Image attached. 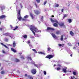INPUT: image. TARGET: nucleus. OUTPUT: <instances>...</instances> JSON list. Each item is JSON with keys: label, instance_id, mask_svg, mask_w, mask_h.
<instances>
[{"label": "nucleus", "instance_id": "f257e3e1", "mask_svg": "<svg viewBox=\"0 0 79 79\" xmlns=\"http://www.w3.org/2000/svg\"><path fill=\"white\" fill-rule=\"evenodd\" d=\"M30 29L32 31L33 34H34V35H35V33L34 31H35V32H40L39 30H38V29L37 28V27H35L34 26H33L32 28H30Z\"/></svg>", "mask_w": 79, "mask_h": 79}, {"label": "nucleus", "instance_id": "f03ea898", "mask_svg": "<svg viewBox=\"0 0 79 79\" xmlns=\"http://www.w3.org/2000/svg\"><path fill=\"white\" fill-rule=\"evenodd\" d=\"M17 18L19 21H21L22 19V21H25L26 19H22V17H21V10H19L17 12Z\"/></svg>", "mask_w": 79, "mask_h": 79}, {"label": "nucleus", "instance_id": "7ed1b4c3", "mask_svg": "<svg viewBox=\"0 0 79 79\" xmlns=\"http://www.w3.org/2000/svg\"><path fill=\"white\" fill-rule=\"evenodd\" d=\"M3 35H6V36H9V37H10L11 38H12V36H13V34L9 32L4 33L3 34Z\"/></svg>", "mask_w": 79, "mask_h": 79}, {"label": "nucleus", "instance_id": "20e7f679", "mask_svg": "<svg viewBox=\"0 0 79 79\" xmlns=\"http://www.w3.org/2000/svg\"><path fill=\"white\" fill-rule=\"evenodd\" d=\"M54 56L52 55H48L45 57V58H48L49 60H50L51 58H53Z\"/></svg>", "mask_w": 79, "mask_h": 79}, {"label": "nucleus", "instance_id": "39448f33", "mask_svg": "<svg viewBox=\"0 0 79 79\" xmlns=\"http://www.w3.org/2000/svg\"><path fill=\"white\" fill-rule=\"evenodd\" d=\"M31 73H32V74H36V73H37L36 69H32L31 70Z\"/></svg>", "mask_w": 79, "mask_h": 79}, {"label": "nucleus", "instance_id": "423d86ee", "mask_svg": "<svg viewBox=\"0 0 79 79\" xmlns=\"http://www.w3.org/2000/svg\"><path fill=\"white\" fill-rule=\"evenodd\" d=\"M47 31L51 30V31H55V29L53 28H52L50 27H48L47 29Z\"/></svg>", "mask_w": 79, "mask_h": 79}, {"label": "nucleus", "instance_id": "0eeeda50", "mask_svg": "<svg viewBox=\"0 0 79 79\" xmlns=\"http://www.w3.org/2000/svg\"><path fill=\"white\" fill-rule=\"evenodd\" d=\"M67 69V67H65V68H63L62 69V71L64 73H67V71L66 70Z\"/></svg>", "mask_w": 79, "mask_h": 79}, {"label": "nucleus", "instance_id": "6e6552de", "mask_svg": "<svg viewBox=\"0 0 79 79\" xmlns=\"http://www.w3.org/2000/svg\"><path fill=\"white\" fill-rule=\"evenodd\" d=\"M51 35H52V37H53V38H55V39H57L58 38H57V37L56 36V35L55 34H54L53 33H52L51 34Z\"/></svg>", "mask_w": 79, "mask_h": 79}, {"label": "nucleus", "instance_id": "1a4fd4ad", "mask_svg": "<svg viewBox=\"0 0 79 79\" xmlns=\"http://www.w3.org/2000/svg\"><path fill=\"white\" fill-rule=\"evenodd\" d=\"M6 16L5 15H2L0 16V19H4L6 18Z\"/></svg>", "mask_w": 79, "mask_h": 79}, {"label": "nucleus", "instance_id": "9d476101", "mask_svg": "<svg viewBox=\"0 0 79 79\" xmlns=\"http://www.w3.org/2000/svg\"><path fill=\"white\" fill-rule=\"evenodd\" d=\"M59 25L60 26H64V23L63 22H61V23H58Z\"/></svg>", "mask_w": 79, "mask_h": 79}, {"label": "nucleus", "instance_id": "9b49d317", "mask_svg": "<svg viewBox=\"0 0 79 79\" xmlns=\"http://www.w3.org/2000/svg\"><path fill=\"white\" fill-rule=\"evenodd\" d=\"M35 13L36 15H39V14H40V12L38 10H36L35 12Z\"/></svg>", "mask_w": 79, "mask_h": 79}, {"label": "nucleus", "instance_id": "f8f14e48", "mask_svg": "<svg viewBox=\"0 0 79 79\" xmlns=\"http://www.w3.org/2000/svg\"><path fill=\"white\" fill-rule=\"evenodd\" d=\"M70 34L72 36H74V33H73V32L72 31H70Z\"/></svg>", "mask_w": 79, "mask_h": 79}, {"label": "nucleus", "instance_id": "ddd939ff", "mask_svg": "<svg viewBox=\"0 0 79 79\" xmlns=\"http://www.w3.org/2000/svg\"><path fill=\"white\" fill-rule=\"evenodd\" d=\"M53 26L54 27H58V24H57L56 23H54L53 24Z\"/></svg>", "mask_w": 79, "mask_h": 79}, {"label": "nucleus", "instance_id": "4468645a", "mask_svg": "<svg viewBox=\"0 0 79 79\" xmlns=\"http://www.w3.org/2000/svg\"><path fill=\"white\" fill-rule=\"evenodd\" d=\"M13 47L15 48V47H16V42H15V41L13 42Z\"/></svg>", "mask_w": 79, "mask_h": 79}, {"label": "nucleus", "instance_id": "2eb2a0df", "mask_svg": "<svg viewBox=\"0 0 79 79\" xmlns=\"http://www.w3.org/2000/svg\"><path fill=\"white\" fill-rule=\"evenodd\" d=\"M11 50L12 51L15 53H16V50H15L14 49H13V48H11Z\"/></svg>", "mask_w": 79, "mask_h": 79}, {"label": "nucleus", "instance_id": "dca6fc26", "mask_svg": "<svg viewBox=\"0 0 79 79\" xmlns=\"http://www.w3.org/2000/svg\"><path fill=\"white\" fill-rule=\"evenodd\" d=\"M28 77L30 79H34V78H33V77H32L30 75H28Z\"/></svg>", "mask_w": 79, "mask_h": 79}, {"label": "nucleus", "instance_id": "f3484780", "mask_svg": "<svg viewBox=\"0 0 79 79\" xmlns=\"http://www.w3.org/2000/svg\"><path fill=\"white\" fill-rule=\"evenodd\" d=\"M56 32V34L58 35V34H60V31H57Z\"/></svg>", "mask_w": 79, "mask_h": 79}, {"label": "nucleus", "instance_id": "a211bd4d", "mask_svg": "<svg viewBox=\"0 0 79 79\" xmlns=\"http://www.w3.org/2000/svg\"><path fill=\"white\" fill-rule=\"evenodd\" d=\"M60 40L61 41H63V35H61V38H60Z\"/></svg>", "mask_w": 79, "mask_h": 79}, {"label": "nucleus", "instance_id": "6ab92c4d", "mask_svg": "<svg viewBox=\"0 0 79 79\" xmlns=\"http://www.w3.org/2000/svg\"><path fill=\"white\" fill-rule=\"evenodd\" d=\"M50 19L52 23H55V21L52 19V18H51Z\"/></svg>", "mask_w": 79, "mask_h": 79}, {"label": "nucleus", "instance_id": "aec40b11", "mask_svg": "<svg viewBox=\"0 0 79 79\" xmlns=\"http://www.w3.org/2000/svg\"><path fill=\"white\" fill-rule=\"evenodd\" d=\"M30 15L32 19H34V16H33V15L32 13H30Z\"/></svg>", "mask_w": 79, "mask_h": 79}, {"label": "nucleus", "instance_id": "412c9836", "mask_svg": "<svg viewBox=\"0 0 79 79\" xmlns=\"http://www.w3.org/2000/svg\"><path fill=\"white\" fill-rule=\"evenodd\" d=\"M68 21L69 23H71L72 22V20L71 19H69Z\"/></svg>", "mask_w": 79, "mask_h": 79}, {"label": "nucleus", "instance_id": "4be33fe9", "mask_svg": "<svg viewBox=\"0 0 79 79\" xmlns=\"http://www.w3.org/2000/svg\"><path fill=\"white\" fill-rule=\"evenodd\" d=\"M23 37L24 38V39H26L27 37V35H25L23 36Z\"/></svg>", "mask_w": 79, "mask_h": 79}, {"label": "nucleus", "instance_id": "5701e85b", "mask_svg": "<svg viewBox=\"0 0 79 79\" xmlns=\"http://www.w3.org/2000/svg\"><path fill=\"white\" fill-rule=\"evenodd\" d=\"M32 50L35 53H37V51H36V50L34 49H32Z\"/></svg>", "mask_w": 79, "mask_h": 79}, {"label": "nucleus", "instance_id": "b1692460", "mask_svg": "<svg viewBox=\"0 0 79 79\" xmlns=\"http://www.w3.org/2000/svg\"><path fill=\"white\" fill-rule=\"evenodd\" d=\"M15 61V62L18 63V62H19V60L18 59H16Z\"/></svg>", "mask_w": 79, "mask_h": 79}, {"label": "nucleus", "instance_id": "393cba45", "mask_svg": "<svg viewBox=\"0 0 79 79\" xmlns=\"http://www.w3.org/2000/svg\"><path fill=\"white\" fill-rule=\"evenodd\" d=\"M38 53H39V54H42L43 55H45V53H43L42 52H38Z\"/></svg>", "mask_w": 79, "mask_h": 79}, {"label": "nucleus", "instance_id": "a878e982", "mask_svg": "<svg viewBox=\"0 0 79 79\" xmlns=\"http://www.w3.org/2000/svg\"><path fill=\"white\" fill-rule=\"evenodd\" d=\"M18 27H19L18 26H16L15 27V29H13L14 31H16V29H18Z\"/></svg>", "mask_w": 79, "mask_h": 79}, {"label": "nucleus", "instance_id": "bb28decb", "mask_svg": "<svg viewBox=\"0 0 79 79\" xmlns=\"http://www.w3.org/2000/svg\"><path fill=\"white\" fill-rule=\"evenodd\" d=\"M5 71H2L1 72V73L2 74H5Z\"/></svg>", "mask_w": 79, "mask_h": 79}, {"label": "nucleus", "instance_id": "cd10ccee", "mask_svg": "<svg viewBox=\"0 0 79 79\" xmlns=\"http://www.w3.org/2000/svg\"><path fill=\"white\" fill-rule=\"evenodd\" d=\"M28 17H29V15H26L24 17V18L26 19V18H28Z\"/></svg>", "mask_w": 79, "mask_h": 79}, {"label": "nucleus", "instance_id": "c85d7f7f", "mask_svg": "<svg viewBox=\"0 0 79 79\" xmlns=\"http://www.w3.org/2000/svg\"><path fill=\"white\" fill-rule=\"evenodd\" d=\"M21 58H22V59H23V60H25V58H24V56H22L21 57Z\"/></svg>", "mask_w": 79, "mask_h": 79}, {"label": "nucleus", "instance_id": "c756f323", "mask_svg": "<svg viewBox=\"0 0 79 79\" xmlns=\"http://www.w3.org/2000/svg\"><path fill=\"white\" fill-rule=\"evenodd\" d=\"M1 9L2 10H3V9L5 8V7L2 6L1 7Z\"/></svg>", "mask_w": 79, "mask_h": 79}, {"label": "nucleus", "instance_id": "7c9ffc66", "mask_svg": "<svg viewBox=\"0 0 79 79\" xmlns=\"http://www.w3.org/2000/svg\"><path fill=\"white\" fill-rule=\"evenodd\" d=\"M73 74L74 76H76V72H73Z\"/></svg>", "mask_w": 79, "mask_h": 79}, {"label": "nucleus", "instance_id": "2f4dec72", "mask_svg": "<svg viewBox=\"0 0 79 79\" xmlns=\"http://www.w3.org/2000/svg\"><path fill=\"white\" fill-rule=\"evenodd\" d=\"M50 47H48V48L47 50H48V51H50Z\"/></svg>", "mask_w": 79, "mask_h": 79}, {"label": "nucleus", "instance_id": "473e14b6", "mask_svg": "<svg viewBox=\"0 0 79 79\" xmlns=\"http://www.w3.org/2000/svg\"><path fill=\"white\" fill-rule=\"evenodd\" d=\"M67 17V15L66 14L64 15L63 17V19L65 18H66V17Z\"/></svg>", "mask_w": 79, "mask_h": 79}, {"label": "nucleus", "instance_id": "72a5a7b5", "mask_svg": "<svg viewBox=\"0 0 79 79\" xmlns=\"http://www.w3.org/2000/svg\"><path fill=\"white\" fill-rule=\"evenodd\" d=\"M57 70H60L61 69V68L60 67H58L56 68Z\"/></svg>", "mask_w": 79, "mask_h": 79}, {"label": "nucleus", "instance_id": "f704fd0d", "mask_svg": "<svg viewBox=\"0 0 79 79\" xmlns=\"http://www.w3.org/2000/svg\"><path fill=\"white\" fill-rule=\"evenodd\" d=\"M4 46L5 47V48H7V49H8V48L7 47L6 45H4Z\"/></svg>", "mask_w": 79, "mask_h": 79}, {"label": "nucleus", "instance_id": "c9c22d12", "mask_svg": "<svg viewBox=\"0 0 79 79\" xmlns=\"http://www.w3.org/2000/svg\"><path fill=\"white\" fill-rule=\"evenodd\" d=\"M34 66H36L37 68H38V65L36 64H34Z\"/></svg>", "mask_w": 79, "mask_h": 79}, {"label": "nucleus", "instance_id": "e433bc0d", "mask_svg": "<svg viewBox=\"0 0 79 79\" xmlns=\"http://www.w3.org/2000/svg\"><path fill=\"white\" fill-rule=\"evenodd\" d=\"M36 1L38 3H40V0H36Z\"/></svg>", "mask_w": 79, "mask_h": 79}, {"label": "nucleus", "instance_id": "4c0bfd02", "mask_svg": "<svg viewBox=\"0 0 79 79\" xmlns=\"http://www.w3.org/2000/svg\"><path fill=\"white\" fill-rule=\"evenodd\" d=\"M54 22L56 23H58V22L56 20L55 21H54Z\"/></svg>", "mask_w": 79, "mask_h": 79}, {"label": "nucleus", "instance_id": "58836bf2", "mask_svg": "<svg viewBox=\"0 0 79 79\" xmlns=\"http://www.w3.org/2000/svg\"><path fill=\"white\" fill-rule=\"evenodd\" d=\"M44 75H46V74H47V73H46V72L45 71H44Z\"/></svg>", "mask_w": 79, "mask_h": 79}, {"label": "nucleus", "instance_id": "ea45409f", "mask_svg": "<svg viewBox=\"0 0 79 79\" xmlns=\"http://www.w3.org/2000/svg\"><path fill=\"white\" fill-rule=\"evenodd\" d=\"M28 58L29 60H31V61H32V58H31V57H29Z\"/></svg>", "mask_w": 79, "mask_h": 79}, {"label": "nucleus", "instance_id": "a19ab883", "mask_svg": "<svg viewBox=\"0 0 79 79\" xmlns=\"http://www.w3.org/2000/svg\"><path fill=\"white\" fill-rule=\"evenodd\" d=\"M58 45L59 47H61V46H62V44H59Z\"/></svg>", "mask_w": 79, "mask_h": 79}, {"label": "nucleus", "instance_id": "79ce46f5", "mask_svg": "<svg viewBox=\"0 0 79 79\" xmlns=\"http://www.w3.org/2000/svg\"><path fill=\"white\" fill-rule=\"evenodd\" d=\"M46 3H47V1H45L44 2V5H46Z\"/></svg>", "mask_w": 79, "mask_h": 79}, {"label": "nucleus", "instance_id": "37998d69", "mask_svg": "<svg viewBox=\"0 0 79 79\" xmlns=\"http://www.w3.org/2000/svg\"><path fill=\"white\" fill-rule=\"evenodd\" d=\"M56 7H58V6H59V5L57 4L56 5Z\"/></svg>", "mask_w": 79, "mask_h": 79}, {"label": "nucleus", "instance_id": "c03bdc74", "mask_svg": "<svg viewBox=\"0 0 79 79\" xmlns=\"http://www.w3.org/2000/svg\"><path fill=\"white\" fill-rule=\"evenodd\" d=\"M5 41H6V42H8V39H6L5 40Z\"/></svg>", "mask_w": 79, "mask_h": 79}, {"label": "nucleus", "instance_id": "a18cd8bd", "mask_svg": "<svg viewBox=\"0 0 79 79\" xmlns=\"http://www.w3.org/2000/svg\"><path fill=\"white\" fill-rule=\"evenodd\" d=\"M43 19H44V17L43 16H42L41 18V20H43Z\"/></svg>", "mask_w": 79, "mask_h": 79}, {"label": "nucleus", "instance_id": "49530a36", "mask_svg": "<svg viewBox=\"0 0 79 79\" xmlns=\"http://www.w3.org/2000/svg\"><path fill=\"white\" fill-rule=\"evenodd\" d=\"M1 44L2 45H3V46H4V45H5V44H3V43H1Z\"/></svg>", "mask_w": 79, "mask_h": 79}, {"label": "nucleus", "instance_id": "de8ad7c7", "mask_svg": "<svg viewBox=\"0 0 79 79\" xmlns=\"http://www.w3.org/2000/svg\"><path fill=\"white\" fill-rule=\"evenodd\" d=\"M2 53H5V52L3 50L2 51Z\"/></svg>", "mask_w": 79, "mask_h": 79}, {"label": "nucleus", "instance_id": "09e8293b", "mask_svg": "<svg viewBox=\"0 0 79 79\" xmlns=\"http://www.w3.org/2000/svg\"><path fill=\"white\" fill-rule=\"evenodd\" d=\"M10 26L11 28H13V26H12V25H10Z\"/></svg>", "mask_w": 79, "mask_h": 79}, {"label": "nucleus", "instance_id": "8fccbe9b", "mask_svg": "<svg viewBox=\"0 0 79 79\" xmlns=\"http://www.w3.org/2000/svg\"><path fill=\"white\" fill-rule=\"evenodd\" d=\"M30 41H28L27 44H30Z\"/></svg>", "mask_w": 79, "mask_h": 79}, {"label": "nucleus", "instance_id": "3c124183", "mask_svg": "<svg viewBox=\"0 0 79 79\" xmlns=\"http://www.w3.org/2000/svg\"><path fill=\"white\" fill-rule=\"evenodd\" d=\"M63 10H64V9H62V10H61V11L62 12H63Z\"/></svg>", "mask_w": 79, "mask_h": 79}, {"label": "nucleus", "instance_id": "603ef678", "mask_svg": "<svg viewBox=\"0 0 79 79\" xmlns=\"http://www.w3.org/2000/svg\"><path fill=\"white\" fill-rule=\"evenodd\" d=\"M35 5L36 6V7H37V4H36V3H35Z\"/></svg>", "mask_w": 79, "mask_h": 79}, {"label": "nucleus", "instance_id": "864d4df0", "mask_svg": "<svg viewBox=\"0 0 79 79\" xmlns=\"http://www.w3.org/2000/svg\"><path fill=\"white\" fill-rule=\"evenodd\" d=\"M70 56H71V57H72V56H73V54H70Z\"/></svg>", "mask_w": 79, "mask_h": 79}, {"label": "nucleus", "instance_id": "5fc2aeb1", "mask_svg": "<svg viewBox=\"0 0 79 79\" xmlns=\"http://www.w3.org/2000/svg\"><path fill=\"white\" fill-rule=\"evenodd\" d=\"M0 31H2V28H0Z\"/></svg>", "mask_w": 79, "mask_h": 79}, {"label": "nucleus", "instance_id": "6e6d98bb", "mask_svg": "<svg viewBox=\"0 0 79 79\" xmlns=\"http://www.w3.org/2000/svg\"><path fill=\"white\" fill-rule=\"evenodd\" d=\"M27 76V74H26L25 75V76H26H26Z\"/></svg>", "mask_w": 79, "mask_h": 79}, {"label": "nucleus", "instance_id": "4d7b16f0", "mask_svg": "<svg viewBox=\"0 0 79 79\" xmlns=\"http://www.w3.org/2000/svg\"><path fill=\"white\" fill-rule=\"evenodd\" d=\"M62 46L63 45L62 47H64L63 46H64V44H62Z\"/></svg>", "mask_w": 79, "mask_h": 79}, {"label": "nucleus", "instance_id": "13d9d810", "mask_svg": "<svg viewBox=\"0 0 79 79\" xmlns=\"http://www.w3.org/2000/svg\"><path fill=\"white\" fill-rule=\"evenodd\" d=\"M73 48V49H76V47H74Z\"/></svg>", "mask_w": 79, "mask_h": 79}, {"label": "nucleus", "instance_id": "bf43d9fd", "mask_svg": "<svg viewBox=\"0 0 79 79\" xmlns=\"http://www.w3.org/2000/svg\"><path fill=\"white\" fill-rule=\"evenodd\" d=\"M3 67H2L1 69V70H2V69H3Z\"/></svg>", "mask_w": 79, "mask_h": 79}, {"label": "nucleus", "instance_id": "052dcab7", "mask_svg": "<svg viewBox=\"0 0 79 79\" xmlns=\"http://www.w3.org/2000/svg\"><path fill=\"white\" fill-rule=\"evenodd\" d=\"M52 17H54V15H53L52 16Z\"/></svg>", "mask_w": 79, "mask_h": 79}, {"label": "nucleus", "instance_id": "680f3d73", "mask_svg": "<svg viewBox=\"0 0 79 79\" xmlns=\"http://www.w3.org/2000/svg\"><path fill=\"white\" fill-rule=\"evenodd\" d=\"M73 78H75V77H74V76H73Z\"/></svg>", "mask_w": 79, "mask_h": 79}, {"label": "nucleus", "instance_id": "e2e57ef3", "mask_svg": "<svg viewBox=\"0 0 79 79\" xmlns=\"http://www.w3.org/2000/svg\"><path fill=\"white\" fill-rule=\"evenodd\" d=\"M69 72H70V73H71V71H70Z\"/></svg>", "mask_w": 79, "mask_h": 79}, {"label": "nucleus", "instance_id": "0e129e2a", "mask_svg": "<svg viewBox=\"0 0 79 79\" xmlns=\"http://www.w3.org/2000/svg\"><path fill=\"white\" fill-rule=\"evenodd\" d=\"M65 39H67V38H65Z\"/></svg>", "mask_w": 79, "mask_h": 79}, {"label": "nucleus", "instance_id": "69168bd1", "mask_svg": "<svg viewBox=\"0 0 79 79\" xmlns=\"http://www.w3.org/2000/svg\"><path fill=\"white\" fill-rule=\"evenodd\" d=\"M1 66V63H0V67Z\"/></svg>", "mask_w": 79, "mask_h": 79}, {"label": "nucleus", "instance_id": "338daca9", "mask_svg": "<svg viewBox=\"0 0 79 79\" xmlns=\"http://www.w3.org/2000/svg\"><path fill=\"white\" fill-rule=\"evenodd\" d=\"M54 66H56V64H54Z\"/></svg>", "mask_w": 79, "mask_h": 79}, {"label": "nucleus", "instance_id": "774afa93", "mask_svg": "<svg viewBox=\"0 0 79 79\" xmlns=\"http://www.w3.org/2000/svg\"><path fill=\"white\" fill-rule=\"evenodd\" d=\"M1 24V22L0 21V24Z\"/></svg>", "mask_w": 79, "mask_h": 79}]
</instances>
